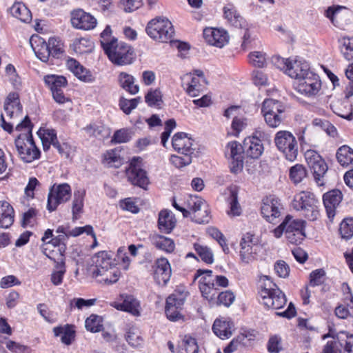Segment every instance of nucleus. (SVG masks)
Masks as SVG:
<instances>
[{
  "label": "nucleus",
  "instance_id": "nucleus-1",
  "mask_svg": "<svg viewBox=\"0 0 353 353\" xmlns=\"http://www.w3.org/2000/svg\"><path fill=\"white\" fill-rule=\"evenodd\" d=\"M32 124L28 117L26 116L23 121L17 123L16 130H26V133L20 134L15 139V146L20 158L26 163H30L40 157V151L35 145L32 135Z\"/></svg>",
  "mask_w": 353,
  "mask_h": 353
},
{
  "label": "nucleus",
  "instance_id": "nucleus-2",
  "mask_svg": "<svg viewBox=\"0 0 353 353\" xmlns=\"http://www.w3.org/2000/svg\"><path fill=\"white\" fill-rule=\"evenodd\" d=\"M305 223L303 220L294 219L292 216L287 215L283 222L273 230L274 235L276 238H280L285 233L289 243L299 244L305 237Z\"/></svg>",
  "mask_w": 353,
  "mask_h": 353
},
{
  "label": "nucleus",
  "instance_id": "nucleus-3",
  "mask_svg": "<svg viewBox=\"0 0 353 353\" xmlns=\"http://www.w3.org/2000/svg\"><path fill=\"white\" fill-rule=\"evenodd\" d=\"M266 279L268 283H265L264 285H261V290L259 292L261 299V303L266 307L272 310L282 308L287 302L285 295L280 289L272 288V286H276L275 284L272 283L268 277H266Z\"/></svg>",
  "mask_w": 353,
  "mask_h": 353
},
{
  "label": "nucleus",
  "instance_id": "nucleus-4",
  "mask_svg": "<svg viewBox=\"0 0 353 353\" xmlns=\"http://www.w3.org/2000/svg\"><path fill=\"white\" fill-rule=\"evenodd\" d=\"M146 32L154 40L166 43L172 39L174 30L172 23L168 19L157 17L148 23Z\"/></svg>",
  "mask_w": 353,
  "mask_h": 353
},
{
  "label": "nucleus",
  "instance_id": "nucleus-5",
  "mask_svg": "<svg viewBox=\"0 0 353 353\" xmlns=\"http://www.w3.org/2000/svg\"><path fill=\"white\" fill-rule=\"evenodd\" d=\"M316 203L314 194L303 191L294 196L292 206L294 209L301 211L303 216L309 220L314 221L319 215Z\"/></svg>",
  "mask_w": 353,
  "mask_h": 353
},
{
  "label": "nucleus",
  "instance_id": "nucleus-6",
  "mask_svg": "<svg viewBox=\"0 0 353 353\" xmlns=\"http://www.w3.org/2000/svg\"><path fill=\"white\" fill-rule=\"evenodd\" d=\"M105 53L112 63L118 65L130 64L134 59L132 48L123 41L115 42Z\"/></svg>",
  "mask_w": 353,
  "mask_h": 353
},
{
  "label": "nucleus",
  "instance_id": "nucleus-7",
  "mask_svg": "<svg viewBox=\"0 0 353 353\" xmlns=\"http://www.w3.org/2000/svg\"><path fill=\"white\" fill-rule=\"evenodd\" d=\"M274 142L278 150L290 161L296 160L298 146L295 137L288 131H279L276 134Z\"/></svg>",
  "mask_w": 353,
  "mask_h": 353
},
{
  "label": "nucleus",
  "instance_id": "nucleus-8",
  "mask_svg": "<svg viewBox=\"0 0 353 353\" xmlns=\"http://www.w3.org/2000/svg\"><path fill=\"white\" fill-rule=\"evenodd\" d=\"M305 159L316 183L320 186L323 185L324 177L327 171V165L324 159L313 150H307L305 152Z\"/></svg>",
  "mask_w": 353,
  "mask_h": 353
},
{
  "label": "nucleus",
  "instance_id": "nucleus-9",
  "mask_svg": "<svg viewBox=\"0 0 353 353\" xmlns=\"http://www.w3.org/2000/svg\"><path fill=\"white\" fill-rule=\"evenodd\" d=\"M128 180L134 185L146 189L149 184V179L146 171L143 168L142 159L134 157L126 169Z\"/></svg>",
  "mask_w": 353,
  "mask_h": 353
},
{
  "label": "nucleus",
  "instance_id": "nucleus-10",
  "mask_svg": "<svg viewBox=\"0 0 353 353\" xmlns=\"http://www.w3.org/2000/svg\"><path fill=\"white\" fill-rule=\"evenodd\" d=\"M200 278L199 290L202 296L209 301H214L219 294L218 288L215 286L212 271L209 270H198L194 275V280Z\"/></svg>",
  "mask_w": 353,
  "mask_h": 353
},
{
  "label": "nucleus",
  "instance_id": "nucleus-11",
  "mask_svg": "<svg viewBox=\"0 0 353 353\" xmlns=\"http://www.w3.org/2000/svg\"><path fill=\"white\" fill-rule=\"evenodd\" d=\"M295 88L299 93L306 97H314L321 88L320 77L310 70L296 81Z\"/></svg>",
  "mask_w": 353,
  "mask_h": 353
},
{
  "label": "nucleus",
  "instance_id": "nucleus-12",
  "mask_svg": "<svg viewBox=\"0 0 353 353\" xmlns=\"http://www.w3.org/2000/svg\"><path fill=\"white\" fill-rule=\"evenodd\" d=\"M188 207L191 210L192 220L196 223H208L210 221V212L205 200L196 195H191L187 200Z\"/></svg>",
  "mask_w": 353,
  "mask_h": 353
},
{
  "label": "nucleus",
  "instance_id": "nucleus-13",
  "mask_svg": "<svg viewBox=\"0 0 353 353\" xmlns=\"http://www.w3.org/2000/svg\"><path fill=\"white\" fill-rule=\"evenodd\" d=\"M70 196L71 188L69 184L53 185L48 194L47 209L50 212L55 210L59 204L68 201Z\"/></svg>",
  "mask_w": 353,
  "mask_h": 353
},
{
  "label": "nucleus",
  "instance_id": "nucleus-14",
  "mask_svg": "<svg viewBox=\"0 0 353 353\" xmlns=\"http://www.w3.org/2000/svg\"><path fill=\"white\" fill-rule=\"evenodd\" d=\"M281 201L273 195L263 199L261 213L263 217L270 223H274L281 216L283 210Z\"/></svg>",
  "mask_w": 353,
  "mask_h": 353
},
{
  "label": "nucleus",
  "instance_id": "nucleus-15",
  "mask_svg": "<svg viewBox=\"0 0 353 353\" xmlns=\"http://www.w3.org/2000/svg\"><path fill=\"white\" fill-rule=\"evenodd\" d=\"M43 254L54 263V269L51 274L52 283L54 285H60L66 272L64 254L61 252L50 251L48 252L47 248H43Z\"/></svg>",
  "mask_w": 353,
  "mask_h": 353
},
{
  "label": "nucleus",
  "instance_id": "nucleus-16",
  "mask_svg": "<svg viewBox=\"0 0 353 353\" xmlns=\"http://www.w3.org/2000/svg\"><path fill=\"white\" fill-rule=\"evenodd\" d=\"M70 21L73 28L82 30H93L97 25V19L82 9H76L71 12Z\"/></svg>",
  "mask_w": 353,
  "mask_h": 353
},
{
  "label": "nucleus",
  "instance_id": "nucleus-17",
  "mask_svg": "<svg viewBox=\"0 0 353 353\" xmlns=\"http://www.w3.org/2000/svg\"><path fill=\"white\" fill-rule=\"evenodd\" d=\"M244 146L237 141H231L228 143L225 149V157L231 160L230 170L233 173L241 171L243 165Z\"/></svg>",
  "mask_w": 353,
  "mask_h": 353
},
{
  "label": "nucleus",
  "instance_id": "nucleus-18",
  "mask_svg": "<svg viewBox=\"0 0 353 353\" xmlns=\"http://www.w3.org/2000/svg\"><path fill=\"white\" fill-rule=\"evenodd\" d=\"M172 145L174 150L179 154L190 153V155L197 156V145L186 133H176L172 137Z\"/></svg>",
  "mask_w": 353,
  "mask_h": 353
},
{
  "label": "nucleus",
  "instance_id": "nucleus-19",
  "mask_svg": "<svg viewBox=\"0 0 353 353\" xmlns=\"http://www.w3.org/2000/svg\"><path fill=\"white\" fill-rule=\"evenodd\" d=\"M254 235L247 233L241 239L240 258L242 263L248 264L256 259V246L253 241Z\"/></svg>",
  "mask_w": 353,
  "mask_h": 353
},
{
  "label": "nucleus",
  "instance_id": "nucleus-20",
  "mask_svg": "<svg viewBox=\"0 0 353 353\" xmlns=\"http://www.w3.org/2000/svg\"><path fill=\"white\" fill-rule=\"evenodd\" d=\"M343 195L340 190H332L323 194V201L326 214L330 222H332L336 214V208L342 201Z\"/></svg>",
  "mask_w": 353,
  "mask_h": 353
},
{
  "label": "nucleus",
  "instance_id": "nucleus-21",
  "mask_svg": "<svg viewBox=\"0 0 353 353\" xmlns=\"http://www.w3.org/2000/svg\"><path fill=\"white\" fill-rule=\"evenodd\" d=\"M121 303L114 301L111 305L118 310L130 313L133 316H139L141 314V306L139 301L132 295L121 294Z\"/></svg>",
  "mask_w": 353,
  "mask_h": 353
},
{
  "label": "nucleus",
  "instance_id": "nucleus-22",
  "mask_svg": "<svg viewBox=\"0 0 353 353\" xmlns=\"http://www.w3.org/2000/svg\"><path fill=\"white\" fill-rule=\"evenodd\" d=\"M203 35L210 45L220 48L225 46L229 41V35L223 29L206 28L203 30Z\"/></svg>",
  "mask_w": 353,
  "mask_h": 353
},
{
  "label": "nucleus",
  "instance_id": "nucleus-23",
  "mask_svg": "<svg viewBox=\"0 0 353 353\" xmlns=\"http://www.w3.org/2000/svg\"><path fill=\"white\" fill-rule=\"evenodd\" d=\"M22 105L19 101V94L11 92L7 97L4 103V115L8 119H14L21 117Z\"/></svg>",
  "mask_w": 353,
  "mask_h": 353
},
{
  "label": "nucleus",
  "instance_id": "nucleus-24",
  "mask_svg": "<svg viewBox=\"0 0 353 353\" xmlns=\"http://www.w3.org/2000/svg\"><path fill=\"white\" fill-rule=\"evenodd\" d=\"M30 43L37 57L43 62H47L50 57V48L49 41L47 43L44 39L32 35L30 39Z\"/></svg>",
  "mask_w": 353,
  "mask_h": 353
},
{
  "label": "nucleus",
  "instance_id": "nucleus-25",
  "mask_svg": "<svg viewBox=\"0 0 353 353\" xmlns=\"http://www.w3.org/2000/svg\"><path fill=\"white\" fill-rule=\"evenodd\" d=\"M172 274L170 264L165 258H161L156 262L154 279L159 285H165Z\"/></svg>",
  "mask_w": 353,
  "mask_h": 353
},
{
  "label": "nucleus",
  "instance_id": "nucleus-26",
  "mask_svg": "<svg viewBox=\"0 0 353 353\" xmlns=\"http://www.w3.org/2000/svg\"><path fill=\"white\" fill-rule=\"evenodd\" d=\"M310 71V65L307 61L296 59L290 61L286 74L297 81Z\"/></svg>",
  "mask_w": 353,
  "mask_h": 353
},
{
  "label": "nucleus",
  "instance_id": "nucleus-27",
  "mask_svg": "<svg viewBox=\"0 0 353 353\" xmlns=\"http://www.w3.org/2000/svg\"><path fill=\"white\" fill-rule=\"evenodd\" d=\"M67 68L70 70L75 77L81 81L85 82H92L94 78L91 72L85 67L80 64L79 61L74 59H69L66 63Z\"/></svg>",
  "mask_w": 353,
  "mask_h": 353
},
{
  "label": "nucleus",
  "instance_id": "nucleus-28",
  "mask_svg": "<svg viewBox=\"0 0 353 353\" xmlns=\"http://www.w3.org/2000/svg\"><path fill=\"white\" fill-rule=\"evenodd\" d=\"M223 14L225 19L232 26L238 28H245L247 27L245 21L232 4H228L224 6Z\"/></svg>",
  "mask_w": 353,
  "mask_h": 353
},
{
  "label": "nucleus",
  "instance_id": "nucleus-29",
  "mask_svg": "<svg viewBox=\"0 0 353 353\" xmlns=\"http://www.w3.org/2000/svg\"><path fill=\"white\" fill-rule=\"evenodd\" d=\"M212 330L220 339H228L232 334L234 323L230 320L216 319L212 325Z\"/></svg>",
  "mask_w": 353,
  "mask_h": 353
},
{
  "label": "nucleus",
  "instance_id": "nucleus-30",
  "mask_svg": "<svg viewBox=\"0 0 353 353\" xmlns=\"http://www.w3.org/2000/svg\"><path fill=\"white\" fill-rule=\"evenodd\" d=\"M185 78L190 81L186 84L185 90L188 95L192 97L199 96L206 89L208 81L205 79L199 77H191V74H186Z\"/></svg>",
  "mask_w": 353,
  "mask_h": 353
},
{
  "label": "nucleus",
  "instance_id": "nucleus-31",
  "mask_svg": "<svg viewBox=\"0 0 353 353\" xmlns=\"http://www.w3.org/2000/svg\"><path fill=\"white\" fill-rule=\"evenodd\" d=\"M326 337L336 339V344H339L343 353H353V334H349L347 332L343 331L336 335L329 333L324 336V338Z\"/></svg>",
  "mask_w": 353,
  "mask_h": 353
},
{
  "label": "nucleus",
  "instance_id": "nucleus-32",
  "mask_svg": "<svg viewBox=\"0 0 353 353\" xmlns=\"http://www.w3.org/2000/svg\"><path fill=\"white\" fill-rule=\"evenodd\" d=\"M14 212L11 205L6 201H0V228H8L13 224Z\"/></svg>",
  "mask_w": 353,
  "mask_h": 353
},
{
  "label": "nucleus",
  "instance_id": "nucleus-33",
  "mask_svg": "<svg viewBox=\"0 0 353 353\" xmlns=\"http://www.w3.org/2000/svg\"><path fill=\"white\" fill-rule=\"evenodd\" d=\"M243 145L244 152L252 159L259 158L263 153V146L260 140L256 138L252 137V139H245Z\"/></svg>",
  "mask_w": 353,
  "mask_h": 353
},
{
  "label": "nucleus",
  "instance_id": "nucleus-34",
  "mask_svg": "<svg viewBox=\"0 0 353 353\" xmlns=\"http://www.w3.org/2000/svg\"><path fill=\"white\" fill-rule=\"evenodd\" d=\"M176 221L171 212L164 210L159 214L158 226L164 233H170L175 226Z\"/></svg>",
  "mask_w": 353,
  "mask_h": 353
},
{
  "label": "nucleus",
  "instance_id": "nucleus-35",
  "mask_svg": "<svg viewBox=\"0 0 353 353\" xmlns=\"http://www.w3.org/2000/svg\"><path fill=\"white\" fill-rule=\"evenodd\" d=\"M121 272L117 267L111 268L107 270L99 271V273H93L95 277H101L99 281L101 283L110 285L116 283L120 276Z\"/></svg>",
  "mask_w": 353,
  "mask_h": 353
},
{
  "label": "nucleus",
  "instance_id": "nucleus-36",
  "mask_svg": "<svg viewBox=\"0 0 353 353\" xmlns=\"http://www.w3.org/2000/svg\"><path fill=\"white\" fill-rule=\"evenodd\" d=\"M11 14L24 23H29L32 20V14L30 10L21 3H15L10 8Z\"/></svg>",
  "mask_w": 353,
  "mask_h": 353
},
{
  "label": "nucleus",
  "instance_id": "nucleus-37",
  "mask_svg": "<svg viewBox=\"0 0 353 353\" xmlns=\"http://www.w3.org/2000/svg\"><path fill=\"white\" fill-rule=\"evenodd\" d=\"M54 334L56 336H60L63 343L69 345L74 339L75 332L72 326L66 325L63 327H55L53 329Z\"/></svg>",
  "mask_w": 353,
  "mask_h": 353
},
{
  "label": "nucleus",
  "instance_id": "nucleus-38",
  "mask_svg": "<svg viewBox=\"0 0 353 353\" xmlns=\"http://www.w3.org/2000/svg\"><path fill=\"white\" fill-rule=\"evenodd\" d=\"M118 79L121 88L130 94H135L139 92V88L134 84V79L132 75L122 72L119 74Z\"/></svg>",
  "mask_w": 353,
  "mask_h": 353
},
{
  "label": "nucleus",
  "instance_id": "nucleus-39",
  "mask_svg": "<svg viewBox=\"0 0 353 353\" xmlns=\"http://www.w3.org/2000/svg\"><path fill=\"white\" fill-rule=\"evenodd\" d=\"M261 112L263 117L271 114H283V108L281 102L272 99H265L262 105Z\"/></svg>",
  "mask_w": 353,
  "mask_h": 353
},
{
  "label": "nucleus",
  "instance_id": "nucleus-40",
  "mask_svg": "<svg viewBox=\"0 0 353 353\" xmlns=\"http://www.w3.org/2000/svg\"><path fill=\"white\" fill-rule=\"evenodd\" d=\"M151 239L152 244L159 250L166 252H172L174 250V243L170 238L161 235H154Z\"/></svg>",
  "mask_w": 353,
  "mask_h": 353
},
{
  "label": "nucleus",
  "instance_id": "nucleus-41",
  "mask_svg": "<svg viewBox=\"0 0 353 353\" xmlns=\"http://www.w3.org/2000/svg\"><path fill=\"white\" fill-rule=\"evenodd\" d=\"M38 135L41 139L44 150H48L50 145L57 141V133L53 129L40 128Z\"/></svg>",
  "mask_w": 353,
  "mask_h": 353
},
{
  "label": "nucleus",
  "instance_id": "nucleus-42",
  "mask_svg": "<svg viewBox=\"0 0 353 353\" xmlns=\"http://www.w3.org/2000/svg\"><path fill=\"white\" fill-rule=\"evenodd\" d=\"M336 158L341 165L347 166L353 163V150L344 145L338 149Z\"/></svg>",
  "mask_w": 353,
  "mask_h": 353
},
{
  "label": "nucleus",
  "instance_id": "nucleus-43",
  "mask_svg": "<svg viewBox=\"0 0 353 353\" xmlns=\"http://www.w3.org/2000/svg\"><path fill=\"white\" fill-rule=\"evenodd\" d=\"M85 196V191L82 190H78L74 192V199L72 201V219L77 220L78 216L82 212L83 207V200Z\"/></svg>",
  "mask_w": 353,
  "mask_h": 353
},
{
  "label": "nucleus",
  "instance_id": "nucleus-44",
  "mask_svg": "<svg viewBox=\"0 0 353 353\" xmlns=\"http://www.w3.org/2000/svg\"><path fill=\"white\" fill-rule=\"evenodd\" d=\"M46 84L50 88L51 92L62 90L67 85V80L63 76L47 75L44 78Z\"/></svg>",
  "mask_w": 353,
  "mask_h": 353
},
{
  "label": "nucleus",
  "instance_id": "nucleus-45",
  "mask_svg": "<svg viewBox=\"0 0 353 353\" xmlns=\"http://www.w3.org/2000/svg\"><path fill=\"white\" fill-rule=\"evenodd\" d=\"M84 130L89 136H93L98 139H104L110 134L107 128L97 123H90L84 128Z\"/></svg>",
  "mask_w": 353,
  "mask_h": 353
},
{
  "label": "nucleus",
  "instance_id": "nucleus-46",
  "mask_svg": "<svg viewBox=\"0 0 353 353\" xmlns=\"http://www.w3.org/2000/svg\"><path fill=\"white\" fill-rule=\"evenodd\" d=\"M117 149L107 151L104 154L103 163L108 167L119 168L123 163V159Z\"/></svg>",
  "mask_w": 353,
  "mask_h": 353
},
{
  "label": "nucleus",
  "instance_id": "nucleus-47",
  "mask_svg": "<svg viewBox=\"0 0 353 353\" xmlns=\"http://www.w3.org/2000/svg\"><path fill=\"white\" fill-rule=\"evenodd\" d=\"M341 52L347 61H353V37H343L340 40Z\"/></svg>",
  "mask_w": 353,
  "mask_h": 353
},
{
  "label": "nucleus",
  "instance_id": "nucleus-48",
  "mask_svg": "<svg viewBox=\"0 0 353 353\" xmlns=\"http://www.w3.org/2000/svg\"><path fill=\"white\" fill-rule=\"evenodd\" d=\"M101 256H98L97 261V269L93 273H99V271L107 270L111 268L116 267L115 263H113L112 259L108 256L107 252H101Z\"/></svg>",
  "mask_w": 353,
  "mask_h": 353
},
{
  "label": "nucleus",
  "instance_id": "nucleus-49",
  "mask_svg": "<svg viewBox=\"0 0 353 353\" xmlns=\"http://www.w3.org/2000/svg\"><path fill=\"white\" fill-rule=\"evenodd\" d=\"M119 41L117 39L112 37V30L110 26H107L101 33V45L104 52L110 49L115 42Z\"/></svg>",
  "mask_w": 353,
  "mask_h": 353
},
{
  "label": "nucleus",
  "instance_id": "nucleus-50",
  "mask_svg": "<svg viewBox=\"0 0 353 353\" xmlns=\"http://www.w3.org/2000/svg\"><path fill=\"white\" fill-rule=\"evenodd\" d=\"M336 316L345 319L353 315V296H350V301L347 304H340L335 309Z\"/></svg>",
  "mask_w": 353,
  "mask_h": 353
},
{
  "label": "nucleus",
  "instance_id": "nucleus-51",
  "mask_svg": "<svg viewBox=\"0 0 353 353\" xmlns=\"http://www.w3.org/2000/svg\"><path fill=\"white\" fill-rule=\"evenodd\" d=\"M228 201L230 205L228 214L230 216H239L241 214V208L238 201L237 193L235 191L230 192Z\"/></svg>",
  "mask_w": 353,
  "mask_h": 353
},
{
  "label": "nucleus",
  "instance_id": "nucleus-52",
  "mask_svg": "<svg viewBox=\"0 0 353 353\" xmlns=\"http://www.w3.org/2000/svg\"><path fill=\"white\" fill-rule=\"evenodd\" d=\"M339 232L343 239H351L353 236V219H344L340 224Z\"/></svg>",
  "mask_w": 353,
  "mask_h": 353
},
{
  "label": "nucleus",
  "instance_id": "nucleus-53",
  "mask_svg": "<svg viewBox=\"0 0 353 353\" xmlns=\"http://www.w3.org/2000/svg\"><path fill=\"white\" fill-rule=\"evenodd\" d=\"M70 236H71L68 234H57L56 236L49 240L48 243H51V245L53 247H59L57 250H52V251L58 252H61L63 254H64L65 250V243Z\"/></svg>",
  "mask_w": 353,
  "mask_h": 353
},
{
  "label": "nucleus",
  "instance_id": "nucleus-54",
  "mask_svg": "<svg viewBox=\"0 0 353 353\" xmlns=\"http://www.w3.org/2000/svg\"><path fill=\"white\" fill-rule=\"evenodd\" d=\"M141 101V98L140 97L132 99H127L122 97L119 100V106L124 113L130 114Z\"/></svg>",
  "mask_w": 353,
  "mask_h": 353
},
{
  "label": "nucleus",
  "instance_id": "nucleus-55",
  "mask_svg": "<svg viewBox=\"0 0 353 353\" xmlns=\"http://www.w3.org/2000/svg\"><path fill=\"white\" fill-rule=\"evenodd\" d=\"M194 248L203 261L208 264L213 263V253L209 248L198 243H194Z\"/></svg>",
  "mask_w": 353,
  "mask_h": 353
},
{
  "label": "nucleus",
  "instance_id": "nucleus-56",
  "mask_svg": "<svg viewBox=\"0 0 353 353\" xmlns=\"http://www.w3.org/2000/svg\"><path fill=\"white\" fill-rule=\"evenodd\" d=\"M125 338L129 345L132 347H139L143 343V339L137 328L131 327L128 330Z\"/></svg>",
  "mask_w": 353,
  "mask_h": 353
},
{
  "label": "nucleus",
  "instance_id": "nucleus-57",
  "mask_svg": "<svg viewBox=\"0 0 353 353\" xmlns=\"http://www.w3.org/2000/svg\"><path fill=\"white\" fill-rule=\"evenodd\" d=\"M306 175L307 172L303 165L296 164L290 170V177L294 183H300Z\"/></svg>",
  "mask_w": 353,
  "mask_h": 353
},
{
  "label": "nucleus",
  "instance_id": "nucleus-58",
  "mask_svg": "<svg viewBox=\"0 0 353 353\" xmlns=\"http://www.w3.org/2000/svg\"><path fill=\"white\" fill-rule=\"evenodd\" d=\"M181 155H172L170 157L171 163L178 168L184 167L190 164L192 161V158L195 157L194 155H190V153L180 154Z\"/></svg>",
  "mask_w": 353,
  "mask_h": 353
},
{
  "label": "nucleus",
  "instance_id": "nucleus-59",
  "mask_svg": "<svg viewBox=\"0 0 353 353\" xmlns=\"http://www.w3.org/2000/svg\"><path fill=\"white\" fill-rule=\"evenodd\" d=\"M85 326L87 330L91 332H98L101 330V318L97 315L92 314L88 317L85 322Z\"/></svg>",
  "mask_w": 353,
  "mask_h": 353
},
{
  "label": "nucleus",
  "instance_id": "nucleus-60",
  "mask_svg": "<svg viewBox=\"0 0 353 353\" xmlns=\"http://www.w3.org/2000/svg\"><path fill=\"white\" fill-rule=\"evenodd\" d=\"M208 233L219 243L225 253L227 254L229 252V248L226 243V239L220 230L216 228H208Z\"/></svg>",
  "mask_w": 353,
  "mask_h": 353
},
{
  "label": "nucleus",
  "instance_id": "nucleus-61",
  "mask_svg": "<svg viewBox=\"0 0 353 353\" xmlns=\"http://www.w3.org/2000/svg\"><path fill=\"white\" fill-rule=\"evenodd\" d=\"M74 46L75 51L81 54L90 52L93 48L92 41L86 38L76 39L74 41Z\"/></svg>",
  "mask_w": 353,
  "mask_h": 353
},
{
  "label": "nucleus",
  "instance_id": "nucleus-62",
  "mask_svg": "<svg viewBox=\"0 0 353 353\" xmlns=\"http://www.w3.org/2000/svg\"><path fill=\"white\" fill-rule=\"evenodd\" d=\"M49 46L50 48V57L53 58H59L64 52L63 45L61 41L56 38L49 39Z\"/></svg>",
  "mask_w": 353,
  "mask_h": 353
},
{
  "label": "nucleus",
  "instance_id": "nucleus-63",
  "mask_svg": "<svg viewBox=\"0 0 353 353\" xmlns=\"http://www.w3.org/2000/svg\"><path fill=\"white\" fill-rule=\"evenodd\" d=\"M248 57L250 63L255 67L263 68L266 63V54L263 52L254 51Z\"/></svg>",
  "mask_w": 353,
  "mask_h": 353
},
{
  "label": "nucleus",
  "instance_id": "nucleus-64",
  "mask_svg": "<svg viewBox=\"0 0 353 353\" xmlns=\"http://www.w3.org/2000/svg\"><path fill=\"white\" fill-rule=\"evenodd\" d=\"M181 353H199V346L194 339L186 337L183 341Z\"/></svg>",
  "mask_w": 353,
  "mask_h": 353
}]
</instances>
